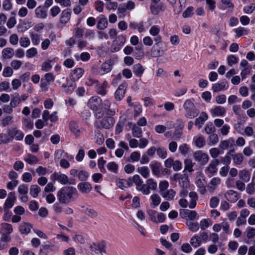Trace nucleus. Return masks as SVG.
Segmentation results:
<instances>
[{"label":"nucleus","mask_w":255,"mask_h":255,"mask_svg":"<svg viewBox=\"0 0 255 255\" xmlns=\"http://www.w3.org/2000/svg\"><path fill=\"white\" fill-rule=\"evenodd\" d=\"M32 226L29 224L24 223L19 226V231L21 234H28L30 232Z\"/></svg>","instance_id":"42"},{"label":"nucleus","mask_w":255,"mask_h":255,"mask_svg":"<svg viewBox=\"0 0 255 255\" xmlns=\"http://www.w3.org/2000/svg\"><path fill=\"white\" fill-rule=\"evenodd\" d=\"M219 161L218 159L212 160L209 166L206 169V172L210 174L216 173L217 171V166L219 164Z\"/></svg>","instance_id":"19"},{"label":"nucleus","mask_w":255,"mask_h":255,"mask_svg":"<svg viewBox=\"0 0 255 255\" xmlns=\"http://www.w3.org/2000/svg\"><path fill=\"white\" fill-rule=\"evenodd\" d=\"M132 132L135 137H139L141 136V129L138 127L134 126L132 129Z\"/></svg>","instance_id":"59"},{"label":"nucleus","mask_w":255,"mask_h":255,"mask_svg":"<svg viewBox=\"0 0 255 255\" xmlns=\"http://www.w3.org/2000/svg\"><path fill=\"white\" fill-rule=\"evenodd\" d=\"M83 212L87 216L92 219L97 217L98 215L97 212L92 208H86L83 209Z\"/></svg>","instance_id":"35"},{"label":"nucleus","mask_w":255,"mask_h":255,"mask_svg":"<svg viewBox=\"0 0 255 255\" xmlns=\"http://www.w3.org/2000/svg\"><path fill=\"white\" fill-rule=\"evenodd\" d=\"M126 85L125 84L120 85L115 93V98L117 100L120 101L124 98L126 91Z\"/></svg>","instance_id":"17"},{"label":"nucleus","mask_w":255,"mask_h":255,"mask_svg":"<svg viewBox=\"0 0 255 255\" xmlns=\"http://www.w3.org/2000/svg\"><path fill=\"white\" fill-rule=\"evenodd\" d=\"M150 199L152 201L151 205L153 207L157 206L161 202V199L159 196L156 194H154L150 196Z\"/></svg>","instance_id":"47"},{"label":"nucleus","mask_w":255,"mask_h":255,"mask_svg":"<svg viewBox=\"0 0 255 255\" xmlns=\"http://www.w3.org/2000/svg\"><path fill=\"white\" fill-rule=\"evenodd\" d=\"M8 133L11 137L17 140H21L24 137V134L22 131L16 128H11L9 129Z\"/></svg>","instance_id":"7"},{"label":"nucleus","mask_w":255,"mask_h":255,"mask_svg":"<svg viewBox=\"0 0 255 255\" xmlns=\"http://www.w3.org/2000/svg\"><path fill=\"white\" fill-rule=\"evenodd\" d=\"M13 229L10 224L7 223H2L0 225V232L1 233V236L9 237L8 235L12 233Z\"/></svg>","instance_id":"15"},{"label":"nucleus","mask_w":255,"mask_h":255,"mask_svg":"<svg viewBox=\"0 0 255 255\" xmlns=\"http://www.w3.org/2000/svg\"><path fill=\"white\" fill-rule=\"evenodd\" d=\"M35 15L37 18L45 19L47 17V11L41 6H39L35 10Z\"/></svg>","instance_id":"25"},{"label":"nucleus","mask_w":255,"mask_h":255,"mask_svg":"<svg viewBox=\"0 0 255 255\" xmlns=\"http://www.w3.org/2000/svg\"><path fill=\"white\" fill-rule=\"evenodd\" d=\"M212 225L211 220L209 219H203L200 221V226L202 230H205Z\"/></svg>","instance_id":"52"},{"label":"nucleus","mask_w":255,"mask_h":255,"mask_svg":"<svg viewBox=\"0 0 255 255\" xmlns=\"http://www.w3.org/2000/svg\"><path fill=\"white\" fill-rule=\"evenodd\" d=\"M102 100L98 96L92 97L88 102V106L91 110H97V108L101 106Z\"/></svg>","instance_id":"9"},{"label":"nucleus","mask_w":255,"mask_h":255,"mask_svg":"<svg viewBox=\"0 0 255 255\" xmlns=\"http://www.w3.org/2000/svg\"><path fill=\"white\" fill-rule=\"evenodd\" d=\"M14 54V50L10 47L5 48L2 51V56L4 59H10Z\"/></svg>","instance_id":"30"},{"label":"nucleus","mask_w":255,"mask_h":255,"mask_svg":"<svg viewBox=\"0 0 255 255\" xmlns=\"http://www.w3.org/2000/svg\"><path fill=\"white\" fill-rule=\"evenodd\" d=\"M208 116L207 114L204 112L201 113L199 117L197 118L195 121V125L199 128H201L205 122L207 120Z\"/></svg>","instance_id":"18"},{"label":"nucleus","mask_w":255,"mask_h":255,"mask_svg":"<svg viewBox=\"0 0 255 255\" xmlns=\"http://www.w3.org/2000/svg\"><path fill=\"white\" fill-rule=\"evenodd\" d=\"M111 69V66L108 63H105L102 64V67L99 70V73L101 75H104L109 72Z\"/></svg>","instance_id":"45"},{"label":"nucleus","mask_w":255,"mask_h":255,"mask_svg":"<svg viewBox=\"0 0 255 255\" xmlns=\"http://www.w3.org/2000/svg\"><path fill=\"white\" fill-rule=\"evenodd\" d=\"M219 141L218 136L216 133L211 134L209 136V145H214Z\"/></svg>","instance_id":"49"},{"label":"nucleus","mask_w":255,"mask_h":255,"mask_svg":"<svg viewBox=\"0 0 255 255\" xmlns=\"http://www.w3.org/2000/svg\"><path fill=\"white\" fill-rule=\"evenodd\" d=\"M174 179L179 181L180 186L183 188H187L189 186L188 177L185 175L176 173L174 175Z\"/></svg>","instance_id":"6"},{"label":"nucleus","mask_w":255,"mask_h":255,"mask_svg":"<svg viewBox=\"0 0 255 255\" xmlns=\"http://www.w3.org/2000/svg\"><path fill=\"white\" fill-rule=\"evenodd\" d=\"M150 10L152 14H158L160 11L164 10L163 4L160 3H152L150 5Z\"/></svg>","instance_id":"29"},{"label":"nucleus","mask_w":255,"mask_h":255,"mask_svg":"<svg viewBox=\"0 0 255 255\" xmlns=\"http://www.w3.org/2000/svg\"><path fill=\"white\" fill-rule=\"evenodd\" d=\"M78 188L81 192L87 193L91 191L92 187L89 183L85 182L79 183Z\"/></svg>","instance_id":"24"},{"label":"nucleus","mask_w":255,"mask_h":255,"mask_svg":"<svg viewBox=\"0 0 255 255\" xmlns=\"http://www.w3.org/2000/svg\"><path fill=\"white\" fill-rule=\"evenodd\" d=\"M160 195L167 200H172L175 196L176 192L173 189H169L161 193Z\"/></svg>","instance_id":"27"},{"label":"nucleus","mask_w":255,"mask_h":255,"mask_svg":"<svg viewBox=\"0 0 255 255\" xmlns=\"http://www.w3.org/2000/svg\"><path fill=\"white\" fill-rule=\"evenodd\" d=\"M157 154L162 159H165L167 157V151L165 147H159L157 148Z\"/></svg>","instance_id":"48"},{"label":"nucleus","mask_w":255,"mask_h":255,"mask_svg":"<svg viewBox=\"0 0 255 255\" xmlns=\"http://www.w3.org/2000/svg\"><path fill=\"white\" fill-rule=\"evenodd\" d=\"M24 160L29 164H36L39 161L35 156L31 154H27L24 158Z\"/></svg>","instance_id":"36"},{"label":"nucleus","mask_w":255,"mask_h":255,"mask_svg":"<svg viewBox=\"0 0 255 255\" xmlns=\"http://www.w3.org/2000/svg\"><path fill=\"white\" fill-rule=\"evenodd\" d=\"M232 158L234 164L241 165L243 162L244 156L241 153H237L232 155Z\"/></svg>","instance_id":"34"},{"label":"nucleus","mask_w":255,"mask_h":255,"mask_svg":"<svg viewBox=\"0 0 255 255\" xmlns=\"http://www.w3.org/2000/svg\"><path fill=\"white\" fill-rule=\"evenodd\" d=\"M107 168L109 170L117 173L118 169V164L115 162H111L107 164Z\"/></svg>","instance_id":"55"},{"label":"nucleus","mask_w":255,"mask_h":255,"mask_svg":"<svg viewBox=\"0 0 255 255\" xmlns=\"http://www.w3.org/2000/svg\"><path fill=\"white\" fill-rule=\"evenodd\" d=\"M225 198L230 202L235 203L239 199V193L234 190H229L225 193Z\"/></svg>","instance_id":"10"},{"label":"nucleus","mask_w":255,"mask_h":255,"mask_svg":"<svg viewBox=\"0 0 255 255\" xmlns=\"http://www.w3.org/2000/svg\"><path fill=\"white\" fill-rule=\"evenodd\" d=\"M101 105L108 115L113 116L115 114V111L110 109L111 103L109 100H104Z\"/></svg>","instance_id":"21"},{"label":"nucleus","mask_w":255,"mask_h":255,"mask_svg":"<svg viewBox=\"0 0 255 255\" xmlns=\"http://www.w3.org/2000/svg\"><path fill=\"white\" fill-rule=\"evenodd\" d=\"M71 11L69 9L63 10L60 15V22L62 24L67 23L70 19Z\"/></svg>","instance_id":"16"},{"label":"nucleus","mask_w":255,"mask_h":255,"mask_svg":"<svg viewBox=\"0 0 255 255\" xmlns=\"http://www.w3.org/2000/svg\"><path fill=\"white\" fill-rule=\"evenodd\" d=\"M89 248L92 255H103V253H106V245L103 242L93 243Z\"/></svg>","instance_id":"4"},{"label":"nucleus","mask_w":255,"mask_h":255,"mask_svg":"<svg viewBox=\"0 0 255 255\" xmlns=\"http://www.w3.org/2000/svg\"><path fill=\"white\" fill-rule=\"evenodd\" d=\"M84 70L81 68H77L73 70L71 72V79L74 81H76L81 78L83 75Z\"/></svg>","instance_id":"22"},{"label":"nucleus","mask_w":255,"mask_h":255,"mask_svg":"<svg viewBox=\"0 0 255 255\" xmlns=\"http://www.w3.org/2000/svg\"><path fill=\"white\" fill-rule=\"evenodd\" d=\"M228 88L225 82L217 83L214 84L212 86V90L214 92H217Z\"/></svg>","instance_id":"32"},{"label":"nucleus","mask_w":255,"mask_h":255,"mask_svg":"<svg viewBox=\"0 0 255 255\" xmlns=\"http://www.w3.org/2000/svg\"><path fill=\"white\" fill-rule=\"evenodd\" d=\"M19 43L21 46L27 47L30 45V41L28 37H21L20 38Z\"/></svg>","instance_id":"63"},{"label":"nucleus","mask_w":255,"mask_h":255,"mask_svg":"<svg viewBox=\"0 0 255 255\" xmlns=\"http://www.w3.org/2000/svg\"><path fill=\"white\" fill-rule=\"evenodd\" d=\"M221 179L219 177L213 178L209 183L208 188L209 192L213 193L216 189L217 186L220 184Z\"/></svg>","instance_id":"20"},{"label":"nucleus","mask_w":255,"mask_h":255,"mask_svg":"<svg viewBox=\"0 0 255 255\" xmlns=\"http://www.w3.org/2000/svg\"><path fill=\"white\" fill-rule=\"evenodd\" d=\"M78 195L76 189L72 186H65L60 189L57 192V198L62 204L70 203L75 196Z\"/></svg>","instance_id":"1"},{"label":"nucleus","mask_w":255,"mask_h":255,"mask_svg":"<svg viewBox=\"0 0 255 255\" xmlns=\"http://www.w3.org/2000/svg\"><path fill=\"white\" fill-rule=\"evenodd\" d=\"M184 163H185V170H188L190 172L193 171V170L192 169L193 164L191 159H186L185 160Z\"/></svg>","instance_id":"61"},{"label":"nucleus","mask_w":255,"mask_h":255,"mask_svg":"<svg viewBox=\"0 0 255 255\" xmlns=\"http://www.w3.org/2000/svg\"><path fill=\"white\" fill-rule=\"evenodd\" d=\"M54 76L51 73L45 74L44 77L41 80L40 87L42 88H46L48 85L54 81Z\"/></svg>","instance_id":"8"},{"label":"nucleus","mask_w":255,"mask_h":255,"mask_svg":"<svg viewBox=\"0 0 255 255\" xmlns=\"http://www.w3.org/2000/svg\"><path fill=\"white\" fill-rule=\"evenodd\" d=\"M144 71L143 66L140 64H137L133 66V71L134 74L137 77H140Z\"/></svg>","instance_id":"31"},{"label":"nucleus","mask_w":255,"mask_h":255,"mask_svg":"<svg viewBox=\"0 0 255 255\" xmlns=\"http://www.w3.org/2000/svg\"><path fill=\"white\" fill-rule=\"evenodd\" d=\"M136 189L140 191L144 195H148L150 193V190L146 183L141 184Z\"/></svg>","instance_id":"51"},{"label":"nucleus","mask_w":255,"mask_h":255,"mask_svg":"<svg viewBox=\"0 0 255 255\" xmlns=\"http://www.w3.org/2000/svg\"><path fill=\"white\" fill-rule=\"evenodd\" d=\"M150 167L154 175H158L159 174L160 164L159 162H152L150 164Z\"/></svg>","instance_id":"44"},{"label":"nucleus","mask_w":255,"mask_h":255,"mask_svg":"<svg viewBox=\"0 0 255 255\" xmlns=\"http://www.w3.org/2000/svg\"><path fill=\"white\" fill-rule=\"evenodd\" d=\"M185 214L188 216L189 219L191 220L198 218L197 214L195 211L186 210L185 211Z\"/></svg>","instance_id":"56"},{"label":"nucleus","mask_w":255,"mask_h":255,"mask_svg":"<svg viewBox=\"0 0 255 255\" xmlns=\"http://www.w3.org/2000/svg\"><path fill=\"white\" fill-rule=\"evenodd\" d=\"M222 4L220 6V8L226 12H231L234 9V5L231 0H221Z\"/></svg>","instance_id":"14"},{"label":"nucleus","mask_w":255,"mask_h":255,"mask_svg":"<svg viewBox=\"0 0 255 255\" xmlns=\"http://www.w3.org/2000/svg\"><path fill=\"white\" fill-rule=\"evenodd\" d=\"M147 184L149 190H155L157 188V183L152 178L148 179L146 180Z\"/></svg>","instance_id":"57"},{"label":"nucleus","mask_w":255,"mask_h":255,"mask_svg":"<svg viewBox=\"0 0 255 255\" xmlns=\"http://www.w3.org/2000/svg\"><path fill=\"white\" fill-rule=\"evenodd\" d=\"M160 32V28L157 25L152 26L149 30V32L153 36L155 37L158 36Z\"/></svg>","instance_id":"54"},{"label":"nucleus","mask_w":255,"mask_h":255,"mask_svg":"<svg viewBox=\"0 0 255 255\" xmlns=\"http://www.w3.org/2000/svg\"><path fill=\"white\" fill-rule=\"evenodd\" d=\"M10 240L9 237L5 236H1L0 238V251L4 250L7 247V242H9Z\"/></svg>","instance_id":"41"},{"label":"nucleus","mask_w":255,"mask_h":255,"mask_svg":"<svg viewBox=\"0 0 255 255\" xmlns=\"http://www.w3.org/2000/svg\"><path fill=\"white\" fill-rule=\"evenodd\" d=\"M137 171L145 178H147L149 176V169L146 166L138 167Z\"/></svg>","instance_id":"43"},{"label":"nucleus","mask_w":255,"mask_h":255,"mask_svg":"<svg viewBox=\"0 0 255 255\" xmlns=\"http://www.w3.org/2000/svg\"><path fill=\"white\" fill-rule=\"evenodd\" d=\"M115 120L112 117H106L103 118L100 122L101 127L106 129H109L112 128L114 124Z\"/></svg>","instance_id":"12"},{"label":"nucleus","mask_w":255,"mask_h":255,"mask_svg":"<svg viewBox=\"0 0 255 255\" xmlns=\"http://www.w3.org/2000/svg\"><path fill=\"white\" fill-rule=\"evenodd\" d=\"M107 82L104 81L103 83L100 84L98 83V85L96 86V92L101 95H105L107 93L106 88L107 87Z\"/></svg>","instance_id":"23"},{"label":"nucleus","mask_w":255,"mask_h":255,"mask_svg":"<svg viewBox=\"0 0 255 255\" xmlns=\"http://www.w3.org/2000/svg\"><path fill=\"white\" fill-rule=\"evenodd\" d=\"M51 177L53 180H56L63 185H65L68 182V177L61 172L53 173Z\"/></svg>","instance_id":"13"},{"label":"nucleus","mask_w":255,"mask_h":255,"mask_svg":"<svg viewBox=\"0 0 255 255\" xmlns=\"http://www.w3.org/2000/svg\"><path fill=\"white\" fill-rule=\"evenodd\" d=\"M239 176L241 180L245 182H248L250 180V172L247 169H243L239 171Z\"/></svg>","instance_id":"28"},{"label":"nucleus","mask_w":255,"mask_h":255,"mask_svg":"<svg viewBox=\"0 0 255 255\" xmlns=\"http://www.w3.org/2000/svg\"><path fill=\"white\" fill-rule=\"evenodd\" d=\"M69 128L71 131L77 137L79 136L80 133V130L78 125L74 123L71 122L69 124Z\"/></svg>","instance_id":"33"},{"label":"nucleus","mask_w":255,"mask_h":255,"mask_svg":"<svg viewBox=\"0 0 255 255\" xmlns=\"http://www.w3.org/2000/svg\"><path fill=\"white\" fill-rule=\"evenodd\" d=\"M195 160L201 164H205L209 160V156L207 154L203 152L201 150L197 151L193 153Z\"/></svg>","instance_id":"5"},{"label":"nucleus","mask_w":255,"mask_h":255,"mask_svg":"<svg viewBox=\"0 0 255 255\" xmlns=\"http://www.w3.org/2000/svg\"><path fill=\"white\" fill-rule=\"evenodd\" d=\"M108 25V21L105 17L101 18L97 24V28L100 30H104L107 28Z\"/></svg>","instance_id":"46"},{"label":"nucleus","mask_w":255,"mask_h":255,"mask_svg":"<svg viewBox=\"0 0 255 255\" xmlns=\"http://www.w3.org/2000/svg\"><path fill=\"white\" fill-rule=\"evenodd\" d=\"M235 32L236 33L237 37H240L243 35L248 34V30L244 27H240L235 29Z\"/></svg>","instance_id":"53"},{"label":"nucleus","mask_w":255,"mask_h":255,"mask_svg":"<svg viewBox=\"0 0 255 255\" xmlns=\"http://www.w3.org/2000/svg\"><path fill=\"white\" fill-rule=\"evenodd\" d=\"M95 139L96 142L99 145L102 144L104 142V135L99 129L95 131Z\"/></svg>","instance_id":"37"},{"label":"nucleus","mask_w":255,"mask_h":255,"mask_svg":"<svg viewBox=\"0 0 255 255\" xmlns=\"http://www.w3.org/2000/svg\"><path fill=\"white\" fill-rule=\"evenodd\" d=\"M202 243L201 239L200 237L197 235L193 236L190 240V244L194 248L199 247Z\"/></svg>","instance_id":"39"},{"label":"nucleus","mask_w":255,"mask_h":255,"mask_svg":"<svg viewBox=\"0 0 255 255\" xmlns=\"http://www.w3.org/2000/svg\"><path fill=\"white\" fill-rule=\"evenodd\" d=\"M187 224L188 225L189 229L193 232H197L199 229V224L197 222H189V223H187Z\"/></svg>","instance_id":"64"},{"label":"nucleus","mask_w":255,"mask_h":255,"mask_svg":"<svg viewBox=\"0 0 255 255\" xmlns=\"http://www.w3.org/2000/svg\"><path fill=\"white\" fill-rule=\"evenodd\" d=\"M15 200V196L14 192H10L8 195V197L4 205V211H7L8 209L11 208L14 204Z\"/></svg>","instance_id":"11"},{"label":"nucleus","mask_w":255,"mask_h":255,"mask_svg":"<svg viewBox=\"0 0 255 255\" xmlns=\"http://www.w3.org/2000/svg\"><path fill=\"white\" fill-rule=\"evenodd\" d=\"M195 145L199 148L202 147L205 143V139L203 137L199 136L196 138L195 140Z\"/></svg>","instance_id":"62"},{"label":"nucleus","mask_w":255,"mask_h":255,"mask_svg":"<svg viewBox=\"0 0 255 255\" xmlns=\"http://www.w3.org/2000/svg\"><path fill=\"white\" fill-rule=\"evenodd\" d=\"M51 60H47L44 61L42 65L41 70L44 71H48L52 68V65L50 64Z\"/></svg>","instance_id":"60"},{"label":"nucleus","mask_w":255,"mask_h":255,"mask_svg":"<svg viewBox=\"0 0 255 255\" xmlns=\"http://www.w3.org/2000/svg\"><path fill=\"white\" fill-rule=\"evenodd\" d=\"M41 189L37 185H32L30 186V194L34 198L37 197Z\"/></svg>","instance_id":"40"},{"label":"nucleus","mask_w":255,"mask_h":255,"mask_svg":"<svg viewBox=\"0 0 255 255\" xmlns=\"http://www.w3.org/2000/svg\"><path fill=\"white\" fill-rule=\"evenodd\" d=\"M21 102V98L19 94L17 93H15L12 97L10 104L11 106L14 108L16 107Z\"/></svg>","instance_id":"38"},{"label":"nucleus","mask_w":255,"mask_h":255,"mask_svg":"<svg viewBox=\"0 0 255 255\" xmlns=\"http://www.w3.org/2000/svg\"><path fill=\"white\" fill-rule=\"evenodd\" d=\"M226 108L221 106H216L211 110V113L213 116H223L226 113Z\"/></svg>","instance_id":"26"},{"label":"nucleus","mask_w":255,"mask_h":255,"mask_svg":"<svg viewBox=\"0 0 255 255\" xmlns=\"http://www.w3.org/2000/svg\"><path fill=\"white\" fill-rule=\"evenodd\" d=\"M234 142V140L231 138L228 140H225L221 141L220 144V147L222 149L227 148L230 145L232 144Z\"/></svg>","instance_id":"50"},{"label":"nucleus","mask_w":255,"mask_h":255,"mask_svg":"<svg viewBox=\"0 0 255 255\" xmlns=\"http://www.w3.org/2000/svg\"><path fill=\"white\" fill-rule=\"evenodd\" d=\"M161 37L160 36H157L154 38V40L155 43L152 47L150 51V56L153 58H158L159 56L164 54L165 50L161 49L159 44L161 42Z\"/></svg>","instance_id":"3"},{"label":"nucleus","mask_w":255,"mask_h":255,"mask_svg":"<svg viewBox=\"0 0 255 255\" xmlns=\"http://www.w3.org/2000/svg\"><path fill=\"white\" fill-rule=\"evenodd\" d=\"M32 42L34 45H37L40 43V35L36 33H31L30 35Z\"/></svg>","instance_id":"58"},{"label":"nucleus","mask_w":255,"mask_h":255,"mask_svg":"<svg viewBox=\"0 0 255 255\" xmlns=\"http://www.w3.org/2000/svg\"><path fill=\"white\" fill-rule=\"evenodd\" d=\"M183 107L185 110L186 117L192 119L198 116V111L196 109L194 103L191 100H186L184 103Z\"/></svg>","instance_id":"2"}]
</instances>
